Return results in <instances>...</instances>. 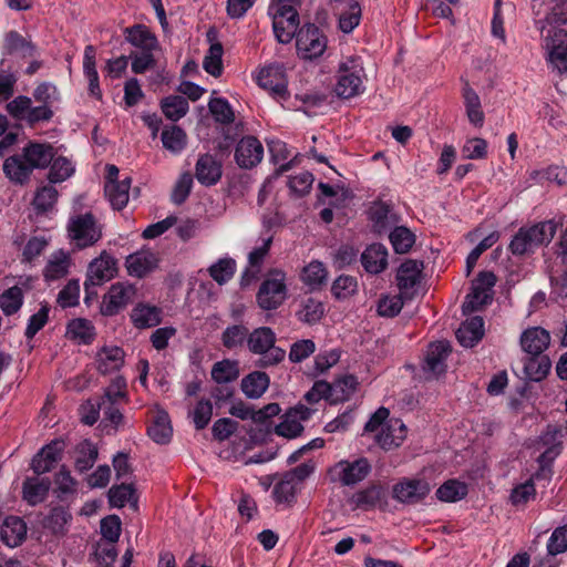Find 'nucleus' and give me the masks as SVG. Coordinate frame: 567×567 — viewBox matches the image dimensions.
I'll list each match as a JSON object with an SVG mask.
<instances>
[{"mask_svg": "<svg viewBox=\"0 0 567 567\" xmlns=\"http://www.w3.org/2000/svg\"><path fill=\"white\" fill-rule=\"evenodd\" d=\"M557 229L554 220H546L530 227H522L509 243V250L515 256L532 254L542 245L551 241Z\"/></svg>", "mask_w": 567, "mask_h": 567, "instance_id": "1", "label": "nucleus"}, {"mask_svg": "<svg viewBox=\"0 0 567 567\" xmlns=\"http://www.w3.org/2000/svg\"><path fill=\"white\" fill-rule=\"evenodd\" d=\"M301 0H271L268 12L272 18V28L280 43H289L298 30L299 14L297 8Z\"/></svg>", "mask_w": 567, "mask_h": 567, "instance_id": "2", "label": "nucleus"}, {"mask_svg": "<svg viewBox=\"0 0 567 567\" xmlns=\"http://www.w3.org/2000/svg\"><path fill=\"white\" fill-rule=\"evenodd\" d=\"M275 343L276 334L269 327H259L248 333L247 347L251 353L260 355L259 368L277 365L285 359L286 351Z\"/></svg>", "mask_w": 567, "mask_h": 567, "instance_id": "3", "label": "nucleus"}, {"mask_svg": "<svg viewBox=\"0 0 567 567\" xmlns=\"http://www.w3.org/2000/svg\"><path fill=\"white\" fill-rule=\"evenodd\" d=\"M116 274L117 260L106 250H103L87 267L86 279L84 281L86 299L93 296L95 297L96 291L94 288L110 281Z\"/></svg>", "mask_w": 567, "mask_h": 567, "instance_id": "4", "label": "nucleus"}, {"mask_svg": "<svg viewBox=\"0 0 567 567\" xmlns=\"http://www.w3.org/2000/svg\"><path fill=\"white\" fill-rule=\"evenodd\" d=\"M362 66L354 59L341 62L338 69L334 92L339 97L351 99L361 94L364 90L361 74Z\"/></svg>", "mask_w": 567, "mask_h": 567, "instance_id": "5", "label": "nucleus"}, {"mask_svg": "<svg viewBox=\"0 0 567 567\" xmlns=\"http://www.w3.org/2000/svg\"><path fill=\"white\" fill-rule=\"evenodd\" d=\"M69 237L79 248H85L97 243L102 237L101 227L91 213L76 215L68 224Z\"/></svg>", "mask_w": 567, "mask_h": 567, "instance_id": "6", "label": "nucleus"}, {"mask_svg": "<svg viewBox=\"0 0 567 567\" xmlns=\"http://www.w3.org/2000/svg\"><path fill=\"white\" fill-rule=\"evenodd\" d=\"M256 298L258 306L264 310H274L280 307L287 298L284 272L272 271L260 285Z\"/></svg>", "mask_w": 567, "mask_h": 567, "instance_id": "7", "label": "nucleus"}, {"mask_svg": "<svg viewBox=\"0 0 567 567\" xmlns=\"http://www.w3.org/2000/svg\"><path fill=\"white\" fill-rule=\"evenodd\" d=\"M371 472L368 458L360 457L354 461H340L330 468V477L343 486H352L362 482Z\"/></svg>", "mask_w": 567, "mask_h": 567, "instance_id": "8", "label": "nucleus"}, {"mask_svg": "<svg viewBox=\"0 0 567 567\" xmlns=\"http://www.w3.org/2000/svg\"><path fill=\"white\" fill-rule=\"evenodd\" d=\"M496 284V276L492 271H481L472 282V291L463 303V312L470 313L480 310L492 300L491 290Z\"/></svg>", "mask_w": 567, "mask_h": 567, "instance_id": "9", "label": "nucleus"}, {"mask_svg": "<svg viewBox=\"0 0 567 567\" xmlns=\"http://www.w3.org/2000/svg\"><path fill=\"white\" fill-rule=\"evenodd\" d=\"M295 37H297V50L303 59H315L320 56L326 48L327 40L318 27L315 24H306L298 28Z\"/></svg>", "mask_w": 567, "mask_h": 567, "instance_id": "10", "label": "nucleus"}, {"mask_svg": "<svg viewBox=\"0 0 567 567\" xmlns=\"http://www.w3.org/2000/svg\"><path fill=\"white\" fill-rule=\"evenodd\" d=\"M136 296V288L130 282L113 284L104 295L101 312L104 316H114L132 303Z\"/></svg>", "mask_w": 567, "mask_h": 567, "instance_id": "11", "label": "nucleus"}, {"mask_svg": "<svg viewBox=\"0 0 567 567\" xmlns=\"http://www.w3.org/2000/svg\"><path fill=\"white\" fill-rule=\"evenodd\" d=\"M431 492V485L422 478H402L392 488V497L402 504H416Z\"/></svg>", "mask_w": 567, "mask_h": 567, "instance_id": "12", "label": "nucleus"}, {"mask_svg": "<svg viewBox=\"0 0 567 567\" xmlns=\"http://www.w3.org/2000/svg\"><path fill=\"white\" fill-rule=\"evenodd\" d=\"M548 62L560 74L567 72V31L554 28L545 39Z\"/></svg>", "mask_w": 567, "mask_h": 567, "instance_id": "13", "label": "nucleus"}, {"mask_svg": "<svg viewBox=\"0 0 567 567\" xmlns=\"http://www.w3.org/2000/svg\"><path fill=\"white\" fill-rule=\"evenodd\" d=\"M423 262L408 259L398 269L396 281L400 293L404 299L411 300L416 293L420 282Z\"/></svg>", "mask_w": 567, "mask_h": 567, "instance_id": "14", "label": "nucleus"}, {"mask_svg": "<svg viewBox=\"0 0 567 567\" xmlns=\"http://www.w3.org/2000/svg\"><path fill=\"white\" fill-rule=\"evenodd\" d=\"M264 157V146L251 135L243 137L235 150V161L240 168L250 169L257 166Z\"/></svg>", "mask_w": 567, "mask_h": 567, "instance_id": "15", "label": "nucleus"}, {"mask_svg": "<svg viewBox=\"0 0 567 567\" xmlns=\"http://www.w3.org/2000/svg\"><path fill=\"white\" fill-rule=\"evenodd\" d=\"M257 80L259 86L269 91L274 97L279 100L287 99V79L282 66L269 65L261 69Z\"/></svg>", "mask_w": 567, "mask_h": 567, "instance_id": "16", "label": "nucleus"}, {"mask_svg": "<svg viewBox=\"0 0 567 567\" xmlns=\"http://www.w3.org/2000/svg\"><path fill=\"white\" fill-rule=\"evenodd\" d=\"M64 442L54 440L43 446L32 458L31 468L37 475L50 472L62 458Z\"/></svg>", "mask_w": 567, "mask_h": 567, "instance_id": "17", "label": "nucleus"}, {"mask_svg": "<svg viewBox=\"0 0 567 567\" xmlns=\"http://www.w3.org/2000/svg\"><path fill=\"white\" fill-rule=\"evenodd\" d=\"M158 257L151 249H141L128 255L125 259L127 274L132 277L143 278L158 267Z\"/></svg>", "mask_w": 567, "mask_h": 567, "instance_id": "18", "label": "nucleus"}, {"mask_svg": "<svg viewBox=\"0 0 567 567\" xmlns=\"http://www.w3.org/2000/svg\"><path fill=\"white\" fill-rule=\"evenodd\" d=\"M406 429L399 419L389 420L382 429L375 433L374 441L384 451L399 447L405 440Z\"/></svg>", "mask_w": 567, "mask_h": 567, "instance_id": "19", "label": "nucleus"}, {"mask_svg": "<svg viewBox=\"0 0 567 567\" xmlns=\"http://www.w3.org/2000/svg\"><path fill=\"white\" fill-rule=\"evenodd\" d=\"M451 353L450 343L446 341H437L429 346L426 351L423 369L431 377H439L446 370V359Z\"/></svg>", "mask_w": 567, "mask_h": 567, "instance_id": "20", "label": "nucleus"}, {"mask_svg": "<svg viewBox=\"0 0 567 567\" xmlns=\"http://www.w3.org/2000/svg\"><path fill=\"white\" fill-rule=\"evenodd\" d=\"M4 176L14 185L23 186L29 183L32 168L23 154H16L4 159L2 165Z\"/></svg>", "mask_w": 567, "mask_h": 567, "instance_id": "21", "label": "nucleus"}, {"mask_svg": "<svg viewBox=\"0 0 567 567\" xmlns=\"http://www.w3.org/2000/svg\"><path fill=\"white\" fill-rule=\"evenodd\" d=\"M22 154L32 171L47 168L55 156L52 145L39 142H30L23 147Z\"/></svg>", "mask_w": 567, "mask_h": 567, "instance_id": "22", "label": "nucleus"}, {"mask_svg": "<svg viewBox=\"0 0 567 567\" xmlns=\"http://www.w3.org/2000/svg\"><path fill=\"white\" fill-rule=\"evenodd\" d=\"M221 163L212 154H203L195 165V176L197 181L205 186H212L221 178Z\"/></svg>", "mask_w": 567, "mask_h": 567, "instance_id": "23", "label": "nucleus"}, {"mask_svg": "<svg viewBox=\"0 0 567 567\" xmlns=\"http://www.w3.org/2000/svg\"><path fill=\"white\" fill-rule=\"evenodd\" d=\"M549 343V332L540 327L528 328L520 336L522 349L527 354H542Z\"/></svg>", "mask_w": 567, "mask_h": 567, "instance_id": "24", "label": "nucleus"}, {"mask_svg": "<svg viewBox=\"0 0 567 567\" xmlns=\"http://www.w3.org/2000/svg\"><path fill=\"white\" fill-rule=\"evenodd\" d=\"M125 40L142 51H156L159 48L156 35L144 24H135L124 30Z\"/></svg>", "mask_w": 567, "mask_h": 567, "instance_id": "25", "label": "nucleus"}, {"mask_svg": "<svg viewBox=\"0 0 567 567\" xmlns=\"http://www.w3.org/2000/svg\"><path fill=\"white\" fill-rule=\"evenodd\" d=\"M27 536V525L18 516H8L0 528V538L9 547L19 546Z\"/></svg>", "mask_w": 567, "mask_h": 567, "instance_id": "26", "label": "nucleus"}, {"mask_svg": "<svg viewBox=\"0 0 567 567\" xmlns=\"http://www.w3.org/2000/svg\"><path fill=\"white\" fill-rule=\"evenodd\" d=\"M361 264L367 272L377 275L388 266V250L381 244H373L361 255Z\"/></svg>", "mask_w": 567, "mask_h": 567, "instance_id": "27", "label": "nucleus"}, {"mask_svg": "<svg viewBox=\"0 0 567 567\" xmlns=\"http://www.w3.org/2000/svg\"><path fill=\"white\" fill-rule=\"evenodd\" d=\"M484 336V320L475 316L464 321L456 330L458 342L465 348L474 347Z\"/></svg>", "mask_w": 567, "mask_h": 567, "instance_id": "28", "label": "nucleus"}, {"mask_svg": "<svg viewBox=\"0 0 567 567\" xmlns=\"http://www.w3.org/2000/svg\"><path fill=\"white\" fill-rule=\"evenodd\" d=\"M51 482L49 478L27 477L22 485V498L29 505L42 503L50 489Z\"/></svg>", "mask_w": 567, "mask_h": 567, "instance_id": "29", "label": "nucleus"}, {"mask_svg": "<svg viewBox=\"0 0 567 567\" xmlns=\"http://www.w3.org/2000/svg\"><path fill=\"white\" fill-rule=\"evenodd\" d=\"M369 216L373 223V228L381 234L398 223V216L392 207L382 202L374 203L369 210Z\"/></svg>", "mask_w": 567, "mask_h": 567, "instance_id": "30", "label": "nucleus"}, {"mask_svg": "<svg viewBox=\"0 0 567 567\" xmlns=\"http://www.w3.org/2000/svg\"><path fill=\"white\" fill-rule=\"evenodd\" d=\"M97 370L103 374L117 371L124 362V351L118 347H104L97 353Z\"/></svg>", "mask_w": 567, "mask_h": 567, "instance_id": "31", "label": "nucleus"}, {"mask_svg": "<svg viewBox=\"0 0 567 567\" xmlns=\"http://www.w3.org/2000/svg\"><path fill=\"white\" fill-rule=\"evenodd\" d=\"M524 362V377L529 381L538 382L549 372L551 363L545 354H528Z\"/></svg>", "mask_w": 567, "mask_h": 567, "instance_id": "32", "label": "nucleus"}, {"mask_svg": "<svg viewBox=\"0 0 567 567\" xmlns=\"http://www.w3.org/2000/svg\"><path fill=\"white\" fill-rule=\"evenodd\" d=\"M269 377L261 371H254L244 377L240 383L241 391L249 399L260 398L269 386Z\"/></svg>", "mask_w": 567, "mask_h": 567, "instance_id": "33", "label": "nucleus"}, {"mask_svg": "<svg viewBox=\"0 0 567 567\" xmlns=\"http://www.w3.org/2000/svg\"><path fill=\"white\" fill-rule=\"evenodd\" d=\"M147 433L157 444L168 443L173 433L168 414L164 411H158L153 423L148 426Z\"/></svg>", "mask_w": 567, "mask_h": 567, "instance_id": "34", "label": "nucleus"}, {"mask_svg": "<svg viewBox=\"0 0 567 567\" xmlns=\"http://www.w3.org/2000/svg\"><path fill=\"white\" fill-rule=\"evenodd\" d=\"M131 318L136 328L155 327L161 322V309L140 303L132 310Z\"/></svg>", "mask_w": 567, "mask_h": 567, "instance_id": "35", "label": "nucleus"}, {"mask_svg": "<svg viewBox=\"0 0 567 567\" xmlns=\"http://www.w3.org/2000/svg\"><path fill=\"white\" fill-rule=\"evenodd\" d=\"M463 97L470 123L476 127H481L484 123V112L482 111L481 100L477 93L467 83L463 87Z\"/></svg>", "mask_w": 567, "mask_h": 567, "instance_id": "36", "label": "nucleus"}, {"mask_svg": "<svg viewBox=\"0 0 567 567\" xmlns=\"http://www.w3.org/2000/svg\"><path fill=\"white\" fill-rule=\"evenodd\" d=\"M131 188V177H125L117 183H105L104 190L111 205L115 209H122L128 202V190Z\"/></svg>", "mask_w": 567, "mask_h": 567, "instance_id": "37", "label": "nucleus"}, {"mask_svg": "<svg viewBox=\"0 0 567 567\" xmlns=\"http://www.w3.org/2000/svg\"><path fill=\"white\" fill-rule=\"evenodd\" d=\"M4 49L8 54H20L22 58L33 56L35 47L18 31H10L4 38Z\"/></svg>", "mask_w": 567, "mask_h": 567, "instance_id": "38", "label": "nucleus"}, {"mask_svg": "<svg viewBox=\"0 0 567 567\" xmlns=\"http://www.w3.org/2000/svg\"><path fill=\"white\" fill-rule=\"evenodd\" d=\"M212 379L217 384H228L239 377L238 362L225 359L214 363L210 371Z\"/></svg>", "mask_w": 567, "mask_h": 567, "instance_id": "39", "label": "nucleus"}, {"mask_svg": "<svg viewBox=\"0 0 567 567\" xmlns=\"http://www.w3.org/2000/svg\"><path fill=\"white\" fill-rule=\"evenodd\" d=\"M69 267V255L60 250L52 254L44 268L43 275L47 280H56L68 275Z\"/></svg>", "mask_w": 567, "mask_h": 567, "instance_id": "40", "label": "nucleus"}, {"mask_svg": "<svg viewBox=\"0 0 567 567\" xmlns=\"http://www.w3.org/2000/svg\"><path fill=\"white\" fill-rule=\"evenodd\" d=\"M161 137L163 146L174 154L181 153L187 144L185 131L177 125L166 126Z\"/></svg>", "mask_w": 567, "mask_h": 567, "instance_id": "41", "label": "nucleus"}, {"mask_svg": "<svg viewBox=\"0 0 567 567\" xmlns=\"http://www.w3.org/2000/svg\"><path fill=\"white\" fill-rule=\"evenodd\" d=\"M381 498V488L379 486L372 485L364 489H361L354 493L349 503L353 509H371L373 508Z\"/></svg>", "mask_w": 567, "mask_h": 567, "instance_id": "42", "label": "nucleus"}, {"mask_svg": "<svg viewBox=\"0 0 567 567\" xmlns=\"http://www.w3.org/2000/svg\"><path fill=\"white\" fill-rule=\"evenodd\" d=\"M323 313V303L310 297L301 301L300 309L297 311L296 316L299 321L313 324L322 318Z\"/></svg>", "mask_w": 567, "mask_h": 567, "instance_id": "43", "label": "nucleus"}, {"mask_svg": "<svg viewBox=\"0 0 567 567\" xmlns=\"http://www.w3.org/2000/svg\"><path fill=\"white\" fill-rule=\"evenodd\" d=\"M467 485L457 480H449L436 491V497L441 502L454 503L463 499L467 495Z\"/></svg>", "mask_w": 567, "mask_h": 567, "instance_id": "44", "label": "nucleus"}, {"mask_svg": "<svg viewBox=\"0 0 567 567\" xmlns=\"http://www.w3.org/2000/svg\"><path fill=\"white\" fill-rule=\"evenodd\" d=\"M74 466L79 472H85L93 467L97 460V449L90 441H82L76 445Z\"/></svg>", "mask_w": 567, "mask_h": 567, "instance_id": "45", "label": "nucleus"}, {"mask_svg": "<svg viewBox=\"0 0 567 567\" xmlns=\"http://www.w3.org/2000/svg\"><path fill=\"white\" fill-rule=\"evenodd\" d=\"M161 107L168 120L176 122L186 115L189 105L184 96L171 95L162 101Z\"/></svg>", "mask_w": 567, "mask_h": 567, "instance_id": "46", "label": "nucleus"}, {"mask_svg": "<svg viewBox=\"0 0 567 567\" xmlns=\"http://www.w3.org/2000/svg\"><path fill=\"white\" fill-rule=\"evenodd\" d=\"M109 502L111 506L124 507L131 504L136 507L137 499L132 484L122 483L121 485L112 486L109 491Z\"/></svg>", "mask_w": 567, "mask_h": 567, "instance_id": "47", "label": "nucleus"}, {"mask_svg": "<svg viewBox=\"0 0 567 567\" xmlns=\"http://www.w3.org/2000/svg\"><path fill=\"white\" fill-rule=\"evenodd\" d=\"M339 16V28L344 33H350L359 25L361 19V7L359 2H352V6L334 9Z\"/></svg>", "mask_w": 567, "mask_h": 567, "instance_id": "48", "label": "nucleus"}, {"mask_svg": "<svg viewBox=\"0 0 567 567\" xmlns=\"http://www.w3.org/2000/svg\"><path fill=\"white\" fill-rule=\"evenodd\" d=\"M389 238L396 254H406L415 243V235L404 226L394 227Z\"/></svg>", "mask_w": 567, "mask_h": 567, "instance_id": "49", "label": "nucleus"}, {"mask_svg": "<svg viewBox=\"0 0 567 567\" xmlns=\"http://www.w3.org/2000/svg\"><path fill=\"white\" fill-rule=\"evenodd\" d=\"M74 171V165L69 158L59 156L51 162L48 179L52 184L62 183L70 178Z\"/></svg>", "mask_w": 567, "mask_h": 567, "instance_id": "50", "label": "nucleus"}, {"mask_svg": "<svg viewBox=\"0 0 567 567\" xmlns=\"http://www.w3.org/2000/svg\"><path fill=\"white\" fill-rule=\"evenodd\" d=\"M59 197L58 189L52 185H44L35 192L33 206L38 213H45L53 208Z\"/></svg>", "mask_w": 567, "mask_h": 567, "instance_id": "51", "label": "nucleus"}, {"mask_svg": "<svg viewBox=\"0 0 567 567\" xmlns=\"http://www.w3.org/2000/svg\"><path fill=\"white\" fill-rule=\"evenodd\" d=\"M23 303L21 288L13 286L0 295V308L6 316H11L20 310Z\"/></svg>", "mask_w": 567, "mask_h": 567, "instance_id": "52", "label": "nucleus"}, {"mask_svg": "<svg viewBox=\"0 0 567 567\" xmlns=\"http://www.w3.org/2000/svg\"><path fill=\"white\" fill-rule=\"evenodd\" d=\"M223 52L220 42L212 43L203 62L205 71L215 78L220 76L223 73Z\"/></svg>", "mask_w": 567, "mask_h": 567, "instance_id": "53", "label": "nucleus"}, {"mask_svg": "<svg viewBox=\"0 0 567 567\" xmlns=\"http://www.w3.org/2000/svg\"><path fill=\"white\" fill-rule=\"evenodd\" d=\"M188 416L192 417L196 430L205 429L213 416V403L208 399H200L188 412Z\"/></svg>", "mask_w": 567, "mask_h": 567, "instance_id": "54", "label": "nucleus"}, {"mask_svg": "<svg viewBox=\"0 0 567 567\" xmlns=\"http://www.w3.org/2000/svg\"><path fill=\"white\" fill-rule=\"evenodd\" d=\"M70 519L71 514L65 508L54 507L44 518L43 526L53 534H63Z\"/></svg>", "mask_w": 567, "mask_h": 567, "instance_id": "55", "label": "nucleus"}, {"mask_svg": "<svg viewBox=\"0 0 567 567\" xmlns=\"http://www.w3.org/2000/svg\"><path fill=\"white\" fill-rule=\"evenodd\" d=\"M248 329L243 324L227 327L221 334L223 346L227 349H236L244 346L248 339Z\"/></svg>", "mask_w": 567, "mask_h": 567, "instance_id": "56", "label": "nucleus"}, {"mask_svg": "<svg viewBox=\"0 0 567 567\" xmlns=\"http://www.w3.org/2000/svg\"><path fill=\"white\" fill-rule=\"evenodd\" d=\"M299 485L284 474L281 480L275 485L272 494L278 503L291 504L295 502Z\"/></svg>", "mask_w": 567, "mask_h": 567, "instance_id": "57", "label": "nucleus"}, {"mask_svg": "<svg viewBox=\"0 0 567 567\" xmlns=\"http://www.w3.org/2000/svg\"><path fill=\"white\" fill-rule=\"evenodd\" d=\"M68 334L71 339L90 343L94 337V328L86 319H74L68 324Z\"/></svg>", "mask_w": 567, "mask_h": 567, "instance_id": "58", "label": "nucleus"}, {"mask_svg": "<svg viewBox=\"0 0 567 567\" xmlns=\"http://www.w3.org/2000/svg\"><path fill=\"white\" fill-rule=\"evenodd\" d=\"M236 262L231 258H223L208 269L210 277L219 285L226 284L235 274Z\"/></svg>", "mask_w": 567, "mask_h": 567, "instance_id": "59", "label": "nucleus"}, {"mask_svg": "<svg viewBox=\"0 0 567 567\" xmlns=\"http://www.w3.org/2000/svg\"><path fill=\"white\" fill-rule=\"evenodd\" d=\"M208 109L216 122L230 124L235 120L234 111L226 99H212L208 103Z\"/></svg>", "mask_w": 567, "mask_h": 567, "instance_id": "60", "label": "nucleus"}, {"mask_svg": "<svg viewBox=\"0 0 567 567\" xmlns=\"http://www.w3.org/2000/svg\"><path fill=\"white\" fill-rule=\"evenodd\" d=\"M302 431L303 426L296 416V413L290 411L286 413L284 420L275 429L276 434L287 439L297 437Z\"/></svg>", "mask_w": 567, "mask_h": 567, "instance_id": "61", "label": "nucleus"}, {"mask_svg": "<svg viewBox=\"0 0 567 567\" xmlns=\"http://www.w3.org/2000/svg\"><path fill=\"white\" fill-rule=\"evenodd\" d=\"M530 177L535 181L555 182L557 185H567V168L550 166L544 171H533Z\"/></svg>", "mask_w": 567, "mask_h": 567, "instance_id": "62", "label": "nucleus"}, {"mask_svg": "<svg viewBox=\"0 0 567 567\" xmlns=\"http://www.w3.org/2000/svg\"><path fill=\"white\" fill-rule=\"evenodd\" d=\"M302 279L312 288L319 287L327 279V270L321 262L312 261L305 267Z\"/></svg>", "mask_w": 567, "mask_h": 567, "instance_id": "63", "label": "nucleus"}, {"mask_svg": "<svg viewBox=\"0 0 567 567\" xmlns=\"http://www.w3.org/2000/svg\"><path fill=\"white\" fill-rule=\"evenodd\" d=\"M548 554L556 556L567 550V525L557 527L547 543Z\"/></svg>", "mask_w": 567, "mask_h": 567, "instance_id": "64", "label": "nucleus"}]
</instances>
